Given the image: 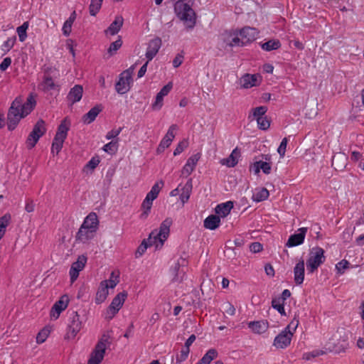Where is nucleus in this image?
<instances>
[{
    "mask_svg": "<svg viewBox=\"0 0 364 364\" xmlns=\"http://www.w3.org/2000/svg\"><path fill=\"white\" fill-rule=\"evenodd\" d=\"M36 105V101L32 95L28 97L25 102H23L21 98H16L8 112V129L14 130L21 119L32 112Z\"/></svg>",
    "mask_w": 364,
    "mask_h": 364,
    "instance_id": "1",
    "label": "nucleus"
},
{
    "mask_svg": "<svg viewBox=\"0 0 364 364\" xmlns=\"http://www.w3.org/2000/svg\"><path fill=\"white\" fill-rule=\"evenodd\" d=\"M99 219L97 215L90 213L85 218L75 235V242L87 245L96 236L99 228Z\"/></svg>",
    "mask_w": 364,
    "mask_h": 364,
    "instance_id": "2",
    "label": "nucleus"
},
{
    "mask_svg": "<svg viewBox=\"0 0 364 364\" xmlns=\"http://www.w3.org/2000/svg\"><path fill=\"white\" fill-rule=\"evenodd\" d=\"M172 224L173 220L171 218H166L161 222L158 229L152 230L146 239L149 247H154L156 250H161L169 237Z\"/></svg>",
    "mask_w": 364,
    "mask_h": 364,
    "instance_id": "3",
    "label": "nucleus"
},
{
    "mask_svg": "<svg viewBox=\"0 0 364 364\" xmlns=\"http://www.w3.org/2000/svg\"><path fill=\"white\" fill-rule=\"evenodd\" d=\"M177 17L181 20L188 28H193L196 25V13L192 9L190 1L178 0L174 5Z\"/></svg>",
    "mask_w": 364,
    "mask_h": 364,
    "instance_id": "4",
    "label": "nucleus"
},
{
    "mask_svg": "<svg viewBox=\"0 0 364 364\" xmlns=\"http://www.w3.org/2000/svg\"><path fill=\"white\" fill-rule=\"evenodd\" d=\"M70 127V122L67 117L62 120L60 125L58 127V129L51 146V153L53 154H58L61 151L63 146V143L67 138Z\"/></svg>",
    "mask_w": 364,
    "mask_h": 364,
    "instance_id": "5",
    "label": "nucleus"
},
{
    "mask_svg": "<svg viewBox=\"0 0 364 364\" xmlns=\"http://www.w3.org/2000/svg\"><path fill=\"white\" fill-rule=\"evenodd\" d=\"M70 127V122L67 117L62 120L60 125L58 127V129L51 146V153L53 154H58L61 151L63 146V143L67 138Z\"/></svg>",
    "mask_w": 364,
    "mask_h": 364,
    "instance_id": "6",
    "label": "nucleus"
},
{
    "mask_svg": "<svg viewBox=\"0 0 364 364\" xmlns=\"http://www.w3.org/2000/svg\"><path fill=\"white\" fill-rule=\"evenodd\" d=\"M299 324L298 321H292L274 339L273 346L278 349L287 348L291 341L292 336Z\"/></svg>",
    "mask_w": 364,
    "mask_h": 364,
    "instance_id": "7",
    "label": "nucleus"
},
{
    "mask_svg": "<svg viewBox=\"0 0 364 364\" xmlns=\"http://www.w3.org/2000/svg\"><path fill=\"white\" fill-rule=\"evenodd\" d=\"M325 262L324 250L320 247L310 250L306 267L309 273H313Z\"/></svg>",
    "mask_w": 364,
    "mask_h": 364,
    "instance_id": "8",
    "label": "nucleus"
},
{
    "mask_svg": "<svg viewBox=\"0 0 364 364\" xmlns=\"http://www.w3.org/2000/svg\"><path fill=\"white\" fill-rule=\"evenodd\" d=\"M134 71V67L131 66L119 75V80L115 85V89L118 94L124 95L129 91L133 82L132 75Z\"/></svg>",
    "mask_w": 364,
    "mask_h": 364,
    "instance_id": "9",
    "label": "nucleus"
},
{
    "mask_svg": "<svg viewBox=\"0 0 364 364\" xmlns=\"http://www.w3.org/2000/svg\"><path fill=\"white\" fill-rule=\"evenodd\" d=\"M127 297V293L126 291H124L118 293L113 298L111 304L103 313L104 318L108 321L112 319L122 307Z\"/></svg>",
    "mask_w": 364,
    "mask_h": 364,
    "instance_id": "10",
    "label": "nucleus"
},
{
    "mask_svg": "<svg viewBox=\"0 0 364 364\" xmlns=\"http://www.w3.org/2000/svg\"><path fill=\"white\" fill-rule=\"evenodd\" d=\"M82 328V322L77 311H73L68 318L65 338L73 340Z\"/></svg>",
    "mask_w": 364,
    "mask_h": 364,
    "instance_id": "11",
    "label": "nucleus"
},
{
    "mask_svg": "<svg viewBox=\"0 0 364 364\" xmlns=\"http://www.w3.org/2000/svg\"><path fill=\"white\" fill-rule=\"evenodd\" d=\"M46 132V127L45 122L43 119L38 120L27 138V146L30 149L33 148Z\"/></svg>",
    "mask_w": 364,
    "mask_h": 364,
    "instance_id": "12",
    "label": "nucleus"
},
{
    "mask_svg": "<svg viewBox=\"0 0 364 364\" xmlns=\"http://www.w3.org/2000/svg\"><path fill=\"white\" fill-rule=\"evenodd\" d=\"M108 346L106 338H102L97 343L95 349L90 354L87 364H100L104 358L105 350Z\"/></svg>",
    "mask_w": 364,
    "mask_h": 364,
    "instance_id": "13",
    "label": "nucleus"
},
{
    "mask_svg": "<svg viewBox=\"0 0 364 364\" xmlns=\"http://www.w3.org/2000/svg\"><path fill=\"white\" fill-rule=\"evenodd\" d=\"M262 158L264 159L255 161L250 166V171L255 175H258L262 171L264 174H269L272 171V158L270 155H264Z\"/></svg>",
    "mask_w": 364,
    "mask_h": 364,
    "instance_id": "14",
    "label": "nucleus"
},
{
    "mask_svg": "<svg viewBox=\"0 0 364 364\" xmlns=\"http://www.w3.org/2000/svg\"><path fill=\"white\" fill-rule=\"evenodd\" d=\"M70 301V296L67 294H63L52 306L50 311V318L52 320H57L60 317L61 313L68 308Z\"/></svg>",
    "mask_w": 364,
    "mask_h": 364,
    "instance_id": "15",
    "label": "nucleus"
},
{
    "mask_svg": "<svg viewBox=\"0 0 364 364\" xmlns=\"http://www.w3.org/2000/svg\"><path fill=\"white\" fill-rule=\"evenodd\" d=\"M239 36L240 46H246L257 39L259 31L255 28L246 26L237 30Z\"/></svg>",
    "mask_w": 364,
    "mask_h": 364,
    "instance_id": "16",
    "label": "nucleus"
},
{
    "mask_svg": "<svg viewBox=\"0 0 364 364\" xmlns=\"http://www.w3.org/2000/svg\"><path fill=\"white\" fill-rule=\"evenodd\" d=\"M87 257L85 255H79L77 260L71 264L69 270L70 283L73 284L79 277L80 272L85 268Z\"/></svg>",
    "mask_w": 364,
    "mask_h": 364,
    "instance_id": "17",
    "label": "nucleus"
},
{
    "mask_svg": "<svg viewBox=\"0 0 364 364\" xmlns=\"http://www.w3.org/2000/svg\"><path fill=\"white\" fill-rule=\"evenodd\" d=\"M262 76L259 74H245L239 80V85L241 88L250 89L259 86L262 82Z\"/></svg>",
    "mask_w": 364,
    "mask_h": 364,
    "instance_id": "18",
    "label": "nucleus"
},
{
    "mask_svg": "<svg viewBox=\"0 0 364 364\" xmlns=\"http://www.w3.org/2000/svg\"><path fill=\"white\" fill-rule=\"evenodd\" d=\"M178 126L176 124H172L169 127L166 134L160 141V144L157 148L158 153L163 152L166 149L170 146L171 142L175 138L176 132Z\"/></svg>",
    "mask_w": 364,
    "mask_h": 364,
    "instance_id": "19",
    "label": "nucleus"
},
{
    "mask_svg": "<svg viewBox=\"0 0 364 364\" xmlns=\"http://www.w3.org/2000/svg\"><path fill=\"white\" fill-rule=\"evenodd\" d=\"M201 157L200 153H196L191 155L186 161L185 165L181 170V176L187 177L190 176L195 170L198 161Z\"/></svg>",
    "mask_w": 364,
    "mask_h": 364,
    "instance_id": "20",
    "label": "nucleus"
},
{
    "mask_svg": "<svg viewBox=\"0 0 364 364\" xmlns=\"http://www.w3.org/2000/svg\"><path fill=\"white\" fill-rule=\"evenodd\" d=\"M307 228H299L294 234L290 235L287 242L286 246L288 247H293L303 244Z\"/></svg>",
    "mask_w": 364,
    "mask_h": 364,
    "instance_id": "21",
    "label": "nucleus"
},
{
    "mask_svg": "<svg viewBox=\"0 0 364 364\" xmlns=\"http://www.w3.org/2000/svg\"><path fill=\"white\" fill-rule=\"evenodd\" d=\"M220 40L230 47L240 46L239 36L237 30L226 31L220 35Z\"/></svg>",
    "mask_w": 364,
    "mask_h": 364,
    "instance_id": "22",
    "label": "nucleus"
},
{
    "mask_svg": "<svg viewBox=\"0 0 364 364\" xmlns=\"http://www.w3.org/2000/svg\"><path fill=\"white\" fill-rule=\"evenodd\" d=\"M161 46V40L159 38H155L149 42L145 53L146 58L148 61H151L156 55Z\"/></svg>",
    "mask_w": 364,
    "mask_h": 364,
    "instance_id": "23",
    "label": "nucleus"
},
{
    "mask_svg": "<svg viewBox=\"0 0 364 364\" xmlns=\"http://www.w3.org/2000/svg\"><path fill=\"white\" fill-rule=\"evenodd\" d=\"M247 326L251 331L255 334H262L269 328V323L265 320L250 321Z\"/></svg>",
    "mask_w": 364,
    "mask_h": 364,
    "instance_id": "24",
    "label": "nucleus"
},
{
    "mask_svg": "<svg viewBox=\"0 0 364 364\" xmlns=\"http://www.w3.org/2000/svg\"><path fill=\"white\" fill-rule=\"evenodd\" d=\"M124 23V18L122 16H117L114 21L105 30L104 33L106 36H114L117 34Z\"/></svg>",
    "mask_w": 364,
    "mask_h": 364,
    "instance_id": "25",
    "label": "nucleus"
},
{
    "mask_svg": "<svg viewBox=\"0 0 364 364\" xmlns=\"http://www.w3.org/2000/svg\"><path fill=\"white\" fill-rule=\"evenodd\" d=\"M240 157V151L238 148H235L230 156L228 158L223 159L220 161V164L223 166H226L229 168L235 167L237 163L239 158Z\"/></svg>",
    "mask_w": 364,
    "mask_h": 364,
    "instance_id": "26",
    "label": "nucleus"
},
{
    "mask_svg": "<svg viewBox=\"0 0 364 364\" xmlns=\"http://www.w3.org/2000/svg\"><path fill=\"white\" fill-rule=\"evenodd\" d=\"M304 261L301 259L294 268V280L297 285H301L304 280Z\"/></svg>",
    "mask_w": 364,
    "mask_h": 364,
    "instance_id": "27",
    "label": "nucleus"
},
{
    "mask_svg": "<svg viewBox=\"0 0 364 364\" xmlns=\"http://www.w3.org/2000/svg\"><path fill=\"white\" fill-rule=\"evenodd\" d=\"M192 179L189 178L185 185L181 186L179 199L183 205L190 198L192 191Z\"/></svg>",
    "mask_w": 364,
    "mask_h": 364,
    "instance_id": "28",
    "label": "nucleus"
},
{
    "mask_svg": "<svg viewBox=\"0 0 364 364\" xmlns=\"http://www.w3.org/2000/svg\"><path fill=\"white\" fill-rule=\"evenodd\" d=\"M83 89L81 85H76L70 90L68 99L73 104L79 102L82 97Z\"/></svg>",
    "mask_w": 364,
    "mask_h": 364,
    "instance_id": "29",
    "label": "nucleus"
},
{
    "mask_svg": "<svg viewBox=\"0 0 364 364\" xmlns=\"http://www.w3.org/2000/svg\"><path fill=\"white\" fill-rule=\"evenodd\" d=\"M164 183L162 180L156 181L153 185L151 190L147 193L145 198L149 199V200H151L154 202V200L157 198L160 191H161L162 188L164 187Z\"/></svg>",
    "mask_w": 364,
    "mask_h": 364,
    "instance_id": "30",
    "label": "nucleus"
},
{
    "mask_svg": "<svg viewBox=\"0 0 364 364\" xmlns=\"http://www.w3.org/2000/svg\"><path fill=\"white\" fill-rule=\"evenodd\" d=\"M232 208V202L228 201L218 205L215 208V213L218 215V216L225 218L230 213Z\"/></svg>",
    "mask_w": 364,
    "mask_h": 364,
    "instance_id": "31",
    "label": "nucleus"
},
{
    "mask_svg": "<svg viewBox=\"0 0 364 364\" xmlns=\"http://www.w3.org/2000/svg\"><path fill=\"white\" fill-rule=\"evenodd\" d=\"M102 111L100 105H96L92 107L87 114L82 117V121L85 124H89L94 122Z\"/></svg>",
    "mask_w": 364,
    "mask_h": 364,
    "instance_id": "32",
    "label": "nucleus"
},
{
    "mask_svg": "<svg viewBox=\"0 0 364 364\" xmlns=\"http://www.w3.org/2000/svg\"><path fill=\"white\" fill-rule=\"evenodd\" d=\"M203 224L206 229L213 230L219 227L220 218L218 215H210L205 219Z\"/></svg>",
    "mask_w": 364,
    "mask_h": 364,
    "instance_id": "33",
    "label": "nucleus"
},
{
    "mask_svg": "<svg viewBox=\"0 0 364 364\" xmlns=\"http://www.w3.org/2000/svg\"><path fill=\"white\" fill-rule=\"evenodd\" d=\"M77 14L75 11H73L69 18L64 22L62 27V32L65 36H69L72 31V26L75 21Z\"/></svg>",
    "mask_w": 364,
    "mask_h": 364,
    "instance_id": "34",
    "label": "nucleus"
},
{
    "mask_svg": "<svg viewBox=\"0 0 364 364\" xmlns=\"http://www.w3.org/2000/svg\"><path fill=\"white\" fill-rule=\"evenodd\" d=\"M108 295L109 288L100 282L95 299V303L97 304L103 303L107 299Z\"/></svg>",
    "mask_w": 364,
    "mask_h": 364,
    "instance_id": "35",
    "label": "nucleus"
},
{
    "mask_svg": "<svg viewBox=\"0 0 364 364\" xmlns=\"http://www.w3.org/2000/svg\"><path fill=\"white\" fill-rule=\"evenodd\" d=\"M119 282V272L113 271L108 279L102 281L101 283L109 289H114Z\"/></svg>",
    "mask_w": 364,
    "mask_h": 364,
    "instance_id": "36",
    "label": "nucleus"
},
{
    "mask_svg": "<svg viewBox=\"0 0 364 364\" xmlns=\"http://www.w3.org/2000/svg\"><path fill=\"white\" fill-rule=\"evenodd\" d=\"M269 191L265 188H257L253 192L252 199L253 201L259 203L268 198Z\"/></svg>",
    "mask_w": 364,
    "mask_h": 364,
    "instance_id": "37",
    "label": "nucleus"
},
{
    "mask_svg": "<svg viewBox=\"0 0 364 364\" xmlns=\"http://www.w3.org/2000/svg\"><path fill=\"white\" fill-rule=\"evenodd\" d=\"M153 205V201L144 198L141 205V213L140 214V219L146 220L151 213Z\"/></svg>",
    "mask_w": 364,
    "mask_h": 364,
    "instance_id": "38",
    "label": "nucleus"
},
{
    "mask_svg": "<svg viewBox=\"0 0 364 364\" xmlns=\"http://www.w3.org/2000/svg\"><path fill=\"white\" fill-rule=\"evenodd\" d=\"M218 355V351L215 348L209 349L202 358L196 364H210Z\"/></svg>",
    "mask_w": 364,
    "mask_h": 364,
    "instance_id": "39",
    "label": "nucleus"
},
{
    "mask_svg": "<svg viewBox=\"0 0 364 364\" xmlns=\"http://www.w3.org/2000/svg\"><path fill=\"white\" fill-rule=\"evenodd\" d=\"M260 47L263 50L269 52L279 48L281 43L277 39H271L265 43H260Z\"/></svg>",
    "mask_w": 364,
    "mask_h": 364,
    "instance_id": "40",
    "label": "nucleus"
},
{
    "mask_svg": "<svg viewBox=\"0 0 364 364\" xmlns=\"http://www.w3.org/2000/svg\"><path fill=\"white\" fill-rule=\"evenodd\" d=\"M100 163V159L98 156H95L90 159V160L86 164L84 167V172L85 173H92L96 167Z\"/></svg>",
    "mask_w": 364,
    "mask_h": 364,
    "instance_id": "41",
    "label": "nucleus"
},
{
    "mask_svg": "<svg viewBox=\"0 0 364 364\" xmlns=\"http://www.w3.org/2000/svg\"><path fill=\"white\" fill-rule=\"evenodd\" d=\"M103 0H91L89 6L90 16H95L100 11Z\"/></svg>",
    "mask_w": 364,
    "mask_h": 364,
    "instance_id": "42",
    "label": "nucleus"
},
{
    "mask_svg": "<svg viewBox=\"0 0 364 364\" xmlns=\"http://www.w3.org/2000/svg\"><path fill=\"white\" fill-rule=\"evenodd\" d=\"M29 23L28 21H25L21 26L16 28V33L18 36L19 41L21 42L25 41L27 38V30L28 28Z\"/></svg>",
    "mask_w": 364,
    "mask_h": 364,
    "instance_id": "43",
    "label": "nucleus"
},
{
    "mask_svg": "<svg viewBox=\"0 0 364 364\" xmlns=\"http://www.w3.org/2000/svg\"><path fill=\"white\" fill-rule=\"evenodd\" d=\"M43 89L46 91L55 90L59 91L58 85H57L51 77H46L42 83Z\"/></svg>",
    "mask_w": 364,
    "mask_h": 364,
    "instance_id": "44",
    "label": "nucleus"
},
{
    "mask_svg": "<svg viewBox=\"0 0 364 364\" xmlns=\"http://www.w3.org/2000/svg\"><path fill=\"white\" fill-rule=\"evenodd\" d=\"M272 306L276 309L282 316H285L284 302L277 298H274L272 301Z\"/></svg>",
    "mask_w": 364,
    "mask_h": 364,
    "instance_id": "45",
    "label": "nucleus"
},
{
    "mask_svg": "<svg viewBox=\"0 0 364 364\" xmlns=\"http://www.w3.org/2000/svg\"><path fill=\"white\" fill-rule=\"evenodd\" d=\"M118 149V141H112L102 147V150L109 154H114L116 151Z\"/></svg>",
    "mask_w": 364,
    "mask_h": 364,
    "instance_id": "46",
    "label": "nucleus"
},
{
    "mask_svg": "<svg viewBox=\"0 0 364 364\" xmlns=\"http://www.w3.org/2000/svg\"><path fill=\"white\" fill-rule=\"evenodd\" d=\"M122 38L120 36L118 37V38L112 43L109 46V47L107 49V53L109 55H114L117 51L122 47Z\"/></svg>",
    "mask_w": 364,
    "mask_h": 364,
    "instance_id": "47",
    "label": "nucleus"
},
{
    "mask_svg": "<svg viewBox=\"0 0 364 364\" xmlns=\"http://www.w3.org/2000/svg\"><path fill=\"white\" fill-rule=\"evenodd\" d=\"M50 333V328L49 327L43 328L36 336V342L38 343H43L48 337Z\"/></svg>",
    "mask_w": 364,
    "mask_h": 364,
    "instance_id": "48",
    "label": "nucleus"
},
{
    "mask_svg": "<svg viewBox=\"0 0 364 364\" xmlns=\"http://www.w3.org/2000/svg\"><path fill=\"white\" fill-rule=\"evenodd\" d=\"M267 111V107L265 106L257 107L252 109V116L255 119L264 117V115Z\"/></svg>",
    "mask_w": 364,
    "mask_h": 364,
    "instance_id": "49",
    "label": "nucleus"
},
{
    "mask_svg": "<svg viewBox=\"0 0 364 364\" xmlns=\"http://www.w3.org/2000/svg\"><path fill=\"white\" fill-rule=\"evenodd\" d=\"M148 247H149V244L146 239H144L140 245L138 247L137 250L135 252V257H141L144 252L146 251Z\"/></svg>",
    "mask_w": 364,
    "mask_h": 364,
    "instance_id": "50",
    "label": "nucleus"
},
{
    "mask_svg": "<svg viewBox=\"0 0 364 364\" xmlns=\"http://www.w3.org/2000/svg\"><path fill=\"white\" fill-rule=\"evenodd\" d=\"M188 146V139H183L180 141L173 151V155L178 156L181 154Z\"/></svg>",
    "mask_w": 364,
    "mask_h": 364,
    "instance_id": "51",
    "label": "nucleus"
},
{
    "mask_svg": "<svg viewBox=\"0 0 364 364\" xmlns=\"http://www.w3.org/2000/svg\"><path fill=\"white\" fill-rule=\"evenodd\" d=\"M16 41V37L9 38L4 43L1 45V49L4 52L9 51L14 46Z\"/></svg>",
    "mask_w": 364,
    "mask_h": 364,
    "instance_id": "52",
    "label": "nucleus"
},
{
    "mask_svg": "<svg viewBox=\"0 0 364 364\" xmlns=\"http://www.w3.org/2000/svg\"><path fill=\"white\" fill-rule=\"evenodd\" d=\"M164 105V97L156 95L155 100L151 105V108L154 110H160Z\"/></svg>",
    "mask_w": 364,
    "mask_h": 364,
    "instance_id": "53",
    "label": "nucleus"
},
{
    "mask_svg": "<svg viewBox=\"0 0 364 364\" xmlns=\"http://www.w3.org/2000/svg\"><path fill=\"white\" fill-rule=\"evenodd\" d=\"M324 354V351L321 350H314L311 352H307L303 354V359L309 360L313 358Z\"/></svg>",
    "mask_w": 364,
    "mask_h": 364,
    "instance_id": "54",
    "label": "nucleus"
},
{
    "mask_svg": "<svg viewBox=\"0 0 364 364\" xmlns=\"http://www.w3.org/2000/svg\"><path fill=\"white\" fill-rule=\"evenodd\" d=\"M257 120L258 127L260 129L266 130L269 127L270 123L266 117L258 118Z\"/></svg>",
    "mask_w": 364,
    "mask_h": 364,
    "instance_id": "55",
    "label": "nucleus"
},
{
    "mask_svg": "<svg viewBox=\"0 0 364 364\" xmlns=\"http://www.w3.org/2000/svg\"><path fill=\"white\" fill-rule=\"evenodd\" d=\"M287 144H288V140L285 137L282 140V141L277 149V152L279 153L281 158H283L285 155Z\"/></svg>",
    "mask_w": 364,
    "mask_h": 364,
    "instance_id": "56",
    "label": "nucleus"
},
{
    "mask_svg": "<svg viewBox=\"0 0 364 364\" xmlns=\"http://www.w3.org/2000/svg\"><path fill=\"white\" fill-rule=\"evenodd\" d=\"M349 262L345 259L338 262L336 265V269L339 274H343L344 271L348 268Z\"/></svg>",
    "mask_w": 364,
    "mask_h": 364,
    "instance_id": "57",
    "label": "nucleus"
},
{
    "mask_svg": "<svg viewBox=\"0 0 364 364\" xmlns=\"http://www.w3.org/2000/svg\"><path fill=\"white\" fill-rule=\"evenodd\" d=\"M122 130V127H119L118 129H113L108 132L105 136L106 139L110 140L112 139H114L119 136V134L121 133Z\"/></svg>",
    "mask_w": 364,
    "mask_h": 364,
    "instance_id": "58",
    "label": "nucleus"
},
{
    "mask_svg": "<svg viewBox=\"0 0 364 364\" xmlns=\"http://www.w3.org/2000/svg\"><path fill=\"white\" fill-rule=\"evenodd\" d=\"M172 87L173 83L170 82L166 85H164L157 94L164 97L168 95V93L172 90Z\"/></svg>",
    "mask_w": 364,
    "mask_h": 364,
    "instance_id": "59",
    "label": "nucleus"
},
{
    "mask_svg": "<svg viewBox=\"0 0 364 364\" xmlns=\"http://www.w3.org/2000/svg\"><path fill=\"white\" fill-rule=\"evenodd\" d=\"M263 249V246L259 242H252L250 245V250L252 253H258Z\"/></svg>",
    "mask_w": 364,
    "mask_h": 364,
    "instance_id": "60",
    "label": "nucleus"
},
{
    "mask_svg": "<svg viewBox=\"0 0 364 364\" xmlns=\"http://www.w3.org/2000/svg\"><path fill=\"white\" fill-rule=\"evenodd\" d=\"M190 350L188 348H185L181 350V355L180 357L176 358L177 362L181 363L183 360H185L189 354Z\"/></svg>",
    "mask_w": 364,
    "mask_h": 364,
    "instance_id": "61",
    "label": "nucleus"
},
{
    "mask_svg": "<svg viewBox=\"0 0 364 364\" xmlns=\"http://www.w3.org/2000/svg\"><path fill=\"white\" fill-rule=\"evenodd\" d=\"M11 63V59L9 57L5 58L2 62L0 63V70L1 71H5Z\"/></svg>",
    "mask_w": 364,
    "mask_h": 364,
    "instance_id": "62",
    "label": "nucleus"
},
{
    "mask_svg": "<svg viewBox=\"0 0 364 364\" xmlns=\"http://www.w3.org/2000/svg\"><path fill=\"white\" fill-rule=\"evenodd\" d=\"M183 56L181 54H178L173 60V66L174 68L179 67L183 63Z\"/></svg>",
    "mask_w": 364,
    "mask_h": 364,
    "instance_id": "63",
    "label": "nucleus"
},
{
    "mask_svg": "<svg viewBox=\"0 0 364 364\" xmlns=\"http://www.w3.org/2000/svg\"><path fill=\"white\" fill-rule=\"evenodd\" d=\"M225 305H226L225 309V312L230 316L235 315V308L234 307V306L229 302H228Z\"/></svg>",
    "mask_w": 364,
    "mask_h": 364,
    "instance_id": "64",
    "label": "nucleus"
}]
</instances>
